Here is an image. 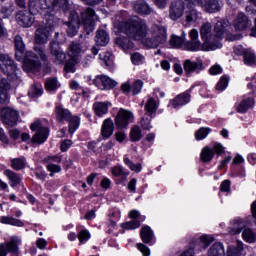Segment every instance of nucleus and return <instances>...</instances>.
<instances>
[{
	"label": "nucleus",
	"mask_w": 256,
	"mask_h": 256,
	"mask_svg": "<svg viewBox=\"0 0 256 256\" xmlns=\"http://www.w3.org/2000/svg\"><path fill=\"white\" fill-rule=\"evenodd\" d=\"M114 27L135 41H141V39H144L148 31L145 21L137 16L127 21L116 20L114 22Z\"/></svg>",
	"instance_id": "nucleus-1"
},
{
	"label": "nucleus",
	"mask_w": 256,
	"mask_h": 256,
	"mask_svg": "<svg viewBox=\"0 0 256 256\" xmlns=\"http://www.w3.org/2000/svg\"><path fill=\"white\" fill-rule=\"evenodd\" d=\"M82 19L79 18V14L76 10H71L69 14V20L66 22L73 25L83 24L86 35H89L95 29V10L93 8H87L81 12Z\"/></svg>",
	"instance_id": "nucleus-2"
},
{
	"label": "nucleus",
	"mask_w": 256,
	"mask_h": 256,
	"mask_svg": "<svg viewBox=\"0 0 256 256\" xmlns=\"http://www.w3.org/2000/svg\"><path fill=\"white\" fill-rule=\"evenodd\" d=\"M200 35L203 41L202 51H215L223 47V44L217 39L216 34L213 35L211 24L204 23L200 28Z\"/></svg>",
	"instance_id": "nucleus-3"
},
{
	"label": "nucleus",
	"mask_w": 256,
	"mask_h": 256,
	"mask_svg": "<svg viewBox=\"0 0 256 256\" xmlns=\"http://www.w3.org/2000/svg\"><path fill=\"white\" fill-rule=\"evenodd\" d=\"M165 43H167V29L163 26H154L152 36L143 40V44L149 49H157Z\"/></svg>",
	"instance_id": "nucleus-4"
},
{
	"label": "nucleus",
	"mask_w": 256,
	"mask_h": 256,
	"mask_svg": "<svg viewBox=\"0 0 256 256\" xmlns=\"http://www.w3.org/2000/svg\"><path fill=\"white\" fill-rule=\"evenodd\" d=\"M0 69L4 75H7L9 81H16L17 77V64L7 54L0 55Z\"/></svg>",
	"instance_id": "nucleus-5"
},
{
	"label": "nucleus",
	"mask_w": 256,
	"mask_h": 256,
	"mask_svg": "<svg viewBox=\"0 0 256 256\" xmlns=\"http://www.w3.org/2000/svg\"><path fill=\"white\" fill-rule=\"evenodd\" d=\"M23 60V70L26 73H39L41 71V61H39V57L34 52H26Z\"/></svg>",
	"instance_id": "nucleus-6"
},
{
	"label": "nucleus",
	"mask_w": 256,
	"mask_h": 256,
	"mask_svg": "<svg viewBox=\"0 0 256 256\" xmlns=\"http://www.w3.org/2000/svg\"><path fill=\"white\" fill-rule=\"evenodd\" d=\"M88 47L89 42L87 41V37L83 38V34H80L78 40L71 42L68 50V55L69 57L78 59L77 57H79L81 53H84V51H87Z\"/></svg>",
	"instance_id": "nucleus-7"
},
{
	"label": "nucleus",
	"mask_w": 256,
	"mask_h": 256,
	"mask_svg": "<svg viewBox=\"0 0 256 256\" xmlns=\"http://www.w3.org/2000/svg\"><path fill=\"white\" fill-rule=\"evenodd\" d=\"M50 55L52 57L53 63L56 65H63L67 61V54L61 49V44L58 41L50 42Z\"/></svg>",
	"instance_id": "nucleus-8"
},
{
	"label": "nucleus",
	"mask_w": 256,
	"mask_h": 256,
	"mask_svg": "<svg viewBox=\"0 0 256 256\" xmlns=\"http://www.w3.org/2000/svg\"><path fill=\"white\" fill-rule=\"evenodd\" d=\"M30 129L32 131H37L32 137L33 143H45L47 141V137H49V129L46 127H41V122L36 121L31 124Z\"/></svg>",
	"instance_id": "nucleus-9"
},
{
	"label": "nucleus",
	"mask_w": 256,
	"mask_h": 256,
	"mask_svg": "<svg viewBox=\"0 0 256 256\" xmlns=\"http://www.w3.org/2000/svg\"><path fill=\"white\" fill-rule=\"evenodd\" d=\"M55 3V0H28V10L32 15H37L45 9H51V5Z\"/></svg>",
	"instance_id": "nucleus-10"
},
{
	"label": "nucleus",
	"mask_w": 256,
	"mask_h": 256,
	"mask_svg": "<svg viewBox=\"0 0 256 256\" xmlns=\"http://www.w3.org/2000/svg\"><path fill=\"white\" fill-rule=\"evenodd\" d=\"M1 119L4 125L15 127V125H17V121H19V112L12 108H3L1 110Z\"/></svg>",
	"instance_id": "nucleus-11"
},
{
	"label": "nucleus",
	"mask_w": 256,
	"mask_h": 256,
	"mask_svg": "<svg viewBox=\"0 0 256 256\" xmlns=\"http://www.w3.org/2000/svg\"><path fill=\"white\" fill-rule=\"evenodd\" d=\"M185 13V1L183 0H173L169 8V17L172 21H177L181 19Z\"/></svg>",
	"instance_id": "nucleus-12"
},
{
	"label": "nucleus",
	"mask_w": 256,
	"mask_h": 256,
	"mask_svg": "<svg viewBox=\"0 0 256 256\" xmlns=\"http://www.w3.org/2000/svg\"><path fill=\"white\" fill-rule=\"evenodd\" d=\"M190 41L184 43V47L187 51H203V44L199 39V32L197 29H192L189 32Z\"/></svg>",
	"instance_id": "nucleus-13"
},
{
	"label": "nucleus",
	"mask_w": 256,
	"mask_h": 256,
	"mask_svg": "<svg viewBox=\"0 0 256 256\" xmlns=\"http://www.w3.org/2000/svg\"><path fill=\"white\" fill-rule=\"evenodd\" d=\"M33 15L30 10H20L16 13V21L20 27H31L35 23Z\"/></svg>",
	"instance_id": "nucleus-14"
},
{
	"label": "nucleus",
	"mask_w": 256,
	"mask_h": 256,
	"mask_svg": "<svg viewBox=\"0 0 256 256\" xmlns=\"http://www.w3.org/2000/svg\"><path fill=\"white\" fill-rule=\"evenodd\" d=\"M131 7L134 13H137V15H141L142 17H147V15L153 13V8L146 0H135L131 3Z\"/></svg>",
	"instance_id": "nucleus-15"
},
{
	"label": "nucleus",
	"mask_w": 256,
	"mask_h": 256,
	"mask_svg": "<svg viewBox=\"0 0 256 256\" xmlns=\"http://www.w3.org/2000/svg\"><path fill=\"white\" fill-rule=\"evenodd\" d=\"M133 119V112L121 108L115 119V124L118 129H125L129 125V121Z\"/></svg>",
	"instance_id": "nucleus-16"
},
{
	"label": "nucleus",
	"mask_w": 256,
	"mask_h": 256,
	"mask_svg": "<svg viewBox=\"0 0 256 256\" xmlns=\"http://www.w3.org/2000/svg\"><path fill=\"white\" fill-rule=\"evenodd\" d=\"M14 48H15V59L16 61H23L27 55L25 42L21 35H16L14 37Z\"/></svg>",
	"instance_id": "nucleus-17"
},
{
	"label": "nucleus",
	"mask_w": 256,
	"mask_h": 256,
	"mask_svg": "<svg viewBox=\"0 0 256 256\" xmlns=\"http://www.w3.org/2000/svg\"><path fill=\"white\" fill-rule=\"evenodd\" d=\"M198 5L204 7L207 13H217L221 11L223 7V1L221 0H198Z\"/></svg>",
	"instance_id": "nucleus-18"
},
{
	"label": "nucleus",
	"mask_w": 256,
	"mask_h": 256,
	"mask_svg": "<svg viewBox=\"0 0 256 256\" xmlns=\"http://www.w3.org/2000/svg\"><path fill=\"white\" fill-rule=\"evenodd\" d=\"M230 29H231V24H229V20L222 19L216 22L214 26L216 39H218V41H221V39H223V35H225V33H227V31H229Z\"/></svg>",
	"instance_id": "nucleus-19"
},
{
	"label": "nucleus",
	"mask_w": 256,
	"mask_h": 256,
	"mask_svg": "<svg viewBox=\"0 0 256 256\" xmlns=\"http://www.w3.org/2000/svg\"><path fill=\"white\" fill-rule=\"evenodd\" d=\"M251 26V20L247 15L240 12L236 19L234 20V28L236 31H245L248 27Z\"/></svg>",
	"instance_id": "nucleus-20"
},
{
	"label": "nucleus",
	"mask_w": 256,
	"mask_h": 256,
	"mask_svg": "<svg viewBox=\"0 0 256 256\" xmlns=\"http://www.w3.org/2000/svg\"><path fill=\"white\" fill-rule=\"evenodd\" d=\"M19 247L17 246V240L12 239L10 242L0 244V256H7V253L15 255L18 253Z\"/></svg>",
	"instance_id": "nucleus-21"
},
{
	"label": "nucleus",
	"mask_w": 256,
	"mask_h": 256,
	"mask_svg": "<svg viewBox=\"0 0 256 256\" xmlns=\"http://www.w3.org/2000/svg\"><path fill=\"white\" fill-rule=\"evenodd\" d=\"M12 87H11V83L9 82L8 79L6 78H2L0 80V103H6L7 102V98H8V93L9 91H11Z\"/></svg>",
	"instance_id": "nucleus-22"
},
{
	"label": "nucleus",
	"mask_w": 256,
	"mask_h": 256,
	"mask_svg": "<svg viewBox=\"0 0 256 256\" xmlns=\"http://www.w3.org/2000/svg\"><path fill=\"white\" fill-rule=\"evenodd\" d=\"M245 227H247V223L241 218H236L231 223V227H228V233H230V235H239Z\"/></svg>",
	"instance_id": "nucleus-23"
},
{
	"label": "nucleus",
	"mask_w": 256,
	"mask_h": 256,
	"mask_svg": "<svg viewBox=\"0 0 256 256\" xmlns=\"http://www.w3.org/2000/svg\"><path fill=\"white\" fill-rule=\"evenodd\" d=\"M113 131H115L113 120H111V118L105 119L101 128V136L103 139H109V137L113 135Z\"/></svg>",
	"instance_id": "nucleus-24"
},
{
	"label": "nucleus",
	"mask_w": 256,
	"mask_h": 256,
	"mask_svg": "<svg viewBox=\"0 0 256 256\" xmlns=\"http://www.w3.org/2000/svg\"><path fill=\"white\" fill-rule=\"evenodd\" d=\"M49 39V31L45 27H40L35 32L34 41L36 45H45Z\"/></svg>",
	"instance_id": "nucleus-25"
},
{
	"label": "nucleus",
	"mask_w": 256,
	"mask_h": 256,
	"mask_svg": "<svg viewBox=\"0 0 256 256\" xmlns=\"http://www.w3.org/2000/svg\"><path fill=\"white\" fill-rule=\"evenodd\" d=\"M191 101V94L184 92L182 94H179L172 103V106L174 109H177L179 107H183V105H187Z\"/></svg>",
	"instance_id": "nucleus-26"
},
{
	"label": "nucleus",
	"mask_w": 256,
	"mask_h": 256,
	"mask_svg": "<svg viewBox=\"0 0 256 256\" xmlns=\"http://www.w3.org/2000/svg\"><path fill=\"white\" fill-rule=\"evenodd\" d=\"M202 71L203 69V63L201 62H193L191 60H186L184 62V71L187 75H191V73H195V71Z\"/></svg>",
	"instance_id": "nucleus-27"
},
{
	"label": "nucleus",
	"mask_w": 256,
	"mask_h": 256,
	"mask_svg": "<svg viewBox=\"0 0 256 256\" xmlns=\"http://www.w3.org/2000/svg\"><path fill=\"white\" fill-rule=\"evenodd\" d=\"M96 45L100 47H105L109 43V33L105 31L104 29H99L96 32L95 37Z\"/></svg>",
	"instance_id": "nucleus-28"
},
{
	"label": "nucleus",
	"mask_w": 256,
	"mask_h": 256,
	"mask_svg": "<svg viewBox=\"0 0 256 256\" xmlns=\"http://www.w3.org/2000/svg\"><path fill=\"white\" fill-rule=\"evenodd\" d=\"M93 110L97 117H103V115H107L109 111V103L107 102H96L93 105Z\"/></svg>",
	"instance_id": "nucleus-29"
},
{
	"label": "nucleus",
	"mask_w": 256,
	"mask_h": 256,
	"mask_svg": "<svg viewBox=\"0 0 256 256\" xmlns=\"http://www.w3.org/2000/svg\"><path fill=\"white\" fill-rule=\"evenodd\" d=\"M208 256H225V248L223 247V244L220 242L214 243L208 249Z\"/></svg>",
	"instance_id": "nucleus-30"
},
{
	"label": "nucleus",
	"mask_w": 256,
	"mask_h": 256,
	"mask_svg": "<svg viewBox=\"0 0 256 256\" xmlns=\"http://www.w3.org/2000/svg\"><path fill=\"white\" fill-rule=\"evenodd\" d=\"M115 44L118 45L123 51H127V49H133L135 47V44H133V41L127 37H118L115 39Z\"/></svg>",
	"instance_id": "nucleus-31"
},
{
	"label": "nucleus",
	"mask_w": 256,
	"mask_h": 256,
	"mask_svg": "<svg viewBox=\"0 0 256 256\" xmlns=\"http://www.w3.org/2000/svg\"><path fill=\"white\" fill-rule=\"evenodd\" d=\"M56 117L59 123H63V121H69L72 116L68 109L58 106L56 107Z\"/></svg>",
	"instance_id": "nucleus-32"
},
{
	"label": "nucleus",
	"mask_w": 256,
	"mask_h": 256,
	"mask_svg": "<svg viewBox=\"0 0 256 256\" xmlns=\"http://www.w3.org/2000/svg\"><path fill=\"white\" fill-rule=\"evenodd\" d=\"M50 9H60L63 13H67L71 9V4L69 0H55Z\"/></svg>",
	"instance_id": "nucleus-33"
},
{
	"label": "nucleus",
	"mask_w": 256,
	"mask_h": 256,
	"mask_svg": "<svg viewBox=\"0 0 256 256\" xmlns=\"http://www.w3.org/2000/svg\"><path fill=\"white\" fill-rule=\"evenodd\" d=\"M140 237L143 243H151L153 241V230H151V227L144 226L140 230Z\"/></svg>",
	"instance_id": "nucleus-34"
},
{
	"label": "nucleus",
	"mask_w": 256,
	"mask_h": 256,
	"mask_svg": "<svg viewBox=\"0 0 256 256\" xmlns=\"http://www.w3.org/2000/svg\"><path fill=\"white\" fill-rule=\"evenodd\" d=\"M253 105H255V100L252 98H247L238 105L237 111L238 113H247V111H249Z\"/></svg>",
	"instance_id": "nucleus-35"
},
{
	"label": "nucleus",
	"mask_w": 256,
	"mask_h": 256,
	"mask_svg": "<svg viewBox=\"0 0 256 256\" xmlns=\"http://www.w3.org/2000/svg\"><path fill=\"white\" fill-rule=\"evenodd\" d=\"M43 24L45 25L46 29H53L57 25V18L55 15L47 12L44 14Z\"/></svg>",
	"instance_id": "nucleus-36"
},
{
	"label": "nucleus",
	"mask_w": 256,
	"mask_h": 256,
	"mask_svg": "<svg viewBox=\"0 0 256 256\" xmlns=\"http://www.w3.org/2000/svg\"><path fill=\"white\" fill-rule=\"evenodd\" d=\"M145 115L153 117L155 113H157V103L155 102V98H150L145 104Z\"/></svg>",
	"instance_id": "nucleus-37"
},
{
	"label": "nucleus",
	"mask_w": 256,
	"mask_h": 256,
	"mask_svg": "<svg viewBox=\"0 0 256 256\" xmlns=\"http://www.w3.org/2000/svg\"><path fill=\"white\" fill-rule=\"evenodd\" d=\"M4 175L8 177V179L11 181V187H17L19 183H21V177L19 174L13 172L12 170H5Z\"/></svg>",
	"instance_id": "nucleus-38"
},
{
	"label": "nucleus",
	"mask_w": 256,
	"mask_h": 256,
	"mask_svg": "<svg viewBox=\"0 0 256 256\" xmlns=\"http://www.w3.org/2000/svg\"><path fill=\"white\" fill-rule=\"evenodd\" d=\"M215 157V152L208 146L204 147L200 159L203 163H209Z\"/></svg>",
	"instance_id": "nucleus-39"
},
{
	"label": "nucleus",
	"mask_w": 256,
	"mask_h": 256,
	"mask_svg": "<svg viewBox=\"0 0 256 256\" xmlns=\"http://www.w3.org/2000/svg\"><path fill=\"white\" fill-rule=\"evenodd\" d=\"M0 223H3L5 225H14L16 227H23L25 225L23 221L9 216H2L0 219Z\"/></svg>",
	"instance_id": "nucleus-40"
},
{
	"label": "nucleus",
	"mask_w": 256,
	"mask_h": 256,
	"mask_svg": "<svg viewBox=\"0 0 256 256\" xmlns=\"http://www.w3.org/2000/svg\"><path fill=\"white\" fill-rule=\"evenodd\" d=\"M169 43L175 49H179L185 43V34H182V36L172 35Z\"/></svg>",
	"instance_id": "nucleus-41"
},
{
	"label": "nucleus",
	"mask_w": 256,
	"mask_h": 256,
	"mask_svg": "<svg viewBox=\"0 0 256 256\" xmlns=\"http://www.w3.org/2000/svg\"><path fill=\"white\" fill-rule=\"evenodd\" d=\"M187 23H195L199 18V14L197 13V9L195 8H187L185 12Z\"/></svg>",
	"instance_id": "nucleus-42"
},
{
	"label": "nucleus",
	"mask_w": 256,
	"mask_h": 256,
	"mask_svg": "<svg viewBox=\"0 0 256 256\" xmlns=\"http://www.w3.org/2000/svg\"><path fill=\"white\" fill-rule=\"evenodd\" d=\"M25 165H26V163H25L24 157L11 159V167H12V169H14V171L23 170Z\"/></svg>",
	"instance_id": "nucleus-43"
},
{
	"label": "nucleus",
	"mask_w": 256,
	"mask_h": 256,
	"mask_svg": "<svg viewBox=\"0 0 256 256\" xmlns=\"http://www.w3.org/2000/svg\"><path fill=\"white\" fill-rule=\"evenodd\" d=\"M28 95L32 98L41 97V95H43V87L41 86V84L32 85L30 90L28 91Z\"/></svg>",
	"instance_id": "nucleus-44"
},
{
	"label": "nucleus",
	"mask_w": 256,
	"mask_h": 256,
	"mask_svg": "<svg viewBox=\"0 0 256 256\" xmlns=\"http://www.w3.org/2000/svg\"><path fill=\"white\" fill-rule=\"evenodd\" d=\"M143 134L141 133V128L139 126H134L130 131V139L134 143L137 141H141Z\"/></svg>",
	"instance_id": "nucleus-45"
},
{
	"label": "nucleus",
	"mask_w": 256,
	"mask_h": 256,
	"mask_svg": "<svg viewBox=\"0 0 256 256\" xmlns=\"http://www.w3.org/2000/svg\"><path fill=\"white\" fill-rule=\"evenodd\" d=\"M242 237L247 243H255L256 241L255 233L251 228H245L242 233Z\"/></svg>",
	"instance_id": "nucleus-46"
},
{
	"label": "nucleus",
	"mask_w": 256,
	"mask_h": 256,
	"mask_svg": "<svg viewBox=\"0 0 256 256\" xmlns=\"http://www.w3.org/2000/svg\"><path fill=\"white\" fill-rule=\"evenodd\" d=\"M69 133L70 135H73V133H75V131H77V129H79V117L77 116H72L69 119Z\"/></svg>",
	"instance_id": "nucleus-47"
},
{
	"label": "nucleus",
	"mask_w": 256,
	"mask_h": 256,
	"mask_svg": "<svg viewBox=\"0 0 256 256\" xmlns=\"http://www.w3.org/2000/svg\"><path fill=\"white\" fill-rule=\"evenodd\" d=\"M244 63L245 65H256L255 54L249 50H246L244 53Z\"/></svg>",
	"instance_id": "nucleus-48"
},
{
	"label": "nucleus",
	"mask_w": 256,
	"mask_h": 256,
	"mask_svg": "<svg viewBox=\"0 0 256 256\" xmlns=\"http://www.w3.org/2000/svg\"><path fill=\"white\" fill-rule=\"evenodd\" d=\"M77 61H79V58L68 60L64 66V71H66V73H75V65H77Z\"/></svg>",
	"instance_id": "nucleus-49"
},
{
	"label": "nucleus",
	"mask_w": 256,
	"mask_h": 256,
	"mask_svg": "<svg viewBox=\"0 0 256 256\" xmlns=\"http://www.w3.org/2000/svg\"><path fill=\"white\" fill-rule=\"evenodd\" d=\"M209 133H211V128L202 127L198 131H196L195 139L197 141H201V140L205 139V137H207V135H209Z\"/></svg>",
	"instance_id": "nucleus-50"
},
{
	"label": "nucleus",
	"mask_w": 256,
	"mask_h": 256,
	"mask_svg": "<svg viewBox=\"0 0 256 256\" xmlns=\"http://www.w3.org/2000/svg\"><path fill=\"white\" fill-rule=\"evenodd\" d=\"M152 119H153V116L144 114V116L142 117V119L140 121L142 129H144L145 131H149V129H151V120Z\"/></svg>",
	"instance_id": "nucleus-51"
},
{
	"label": "nucleus",
	"mask_w": 256,
	"mask_h": 256,
	"mask_svg": "<svg viewBox=\"0 0 256 256\" xmlns=\"http://www.w3.org/2000/svg\"><path fill=\"white\" fill-rule=\"evenodd\" d=\"M124 163L131 169V171H135V173H140L142 169L141 163L135 164L129 158H124Z\"/></svg>",
	"instance_id": "nucleus-52"
},
{
	"label": "nucleus",
	"mask_w": 256,
	"mask_h": 256,
	"mask_svg": "<svg viewBox=\"0 0 256 256\" xmlns=\"http://www.w3.org/2000/svg\"><path fill=\"white\" fill-rule=\"evenodd\" d=\"M93 85L98 87V89L105 91V75L96 76V78L93 80Z\"/></svg>",
	"instance_id": "nucleus-53"
},
{
	"label": "nucleus",
	"mask_w": 256,
	"mask_h": 256,
	"mask_svg": "<svg viewBox=\"0 0 256 256\" xmlns=\"http://www.w3.org/2000/svg\"><path fill=\"white\" fill-rule=\"evenodd\" d=\"M34 51L35 53H37L38 57H40L41 61L47 63V54H45V46H35Z\"/></svg>",
	"instance_id": "nucleus-54"
},
{
	"label": "nucleus",
	"mask_w": 256,
	"mask_h": 256,
	"mask_svg": "<svg viewBox=\"0 0 256 256\" xmlns=\"http://www.w3.org/2000/svg\"><path fill=\"white\" fill-rule=\"evenodd\" d=\"M66 25H68V28H67L68 37H75V35H77V33H79V25L80 24L66 23Z\"/></svg>",
	"instance_id": "nucleus-55"
},
{
	"label": "nucleus",
	"mask_w": 256,
	"mask_h": 256,
	"mask_svg": "<svg viewBox=\"0 0 256 256\" xmlns=\"http://www.w3.org/2000/svg\"><path fill=\"white\" fill-rule=\"evenodd\" d=\"M227 85H229V78H227V76H222L216 85V89L217 91H225Z\"/></svg>",
	"instance_id": "nucleus-56"
},
{
	"label": "nucleus",
	"mask_w": 256,
	"mask_h": 256,
	"mask_svg": "<svg viewBox=\"0 0 256 256\" xmlns=\"http://www.w3.org/2000/svg\"><path fill=\"white\" fill-rule=\"evenodd\" d=\"M57 83V78H48L45 82L46 91H55Z\"/></svg>",
	"instance_id": "nucleus-57"
},
{
	"label": "nucleus",
	"mask_w": 256,
	"mask_h": 256,
	"mask_svg": "<svg viewBox=\"0 0 256 256\" xmlns=\"http://www.w3.org/2000/svg\"><path fill=\"white\" fill-rule=\"evenodd\" d=\"M122 229H137L141 227V222L138 220H132L130 222H125L121 224Z\"/></svg>",
	"instance_id": "nucleus-58"
},
{
	"label": "nucleus",
	"mask_w": 256,
	"mask_h": 256,
	"mask_svg": "<svg viewBox=\"0 0 256 256\" xmlns=\"http://www.w3.org/2000/svg\"><path fill=\"white\" fill-rule=\"evenodd\" d=\"M115 87H117V81L104 75V90L105 89H115Z\"/></svg>",
	"instance_id": "nucleus-59"
},
{
	"label": "nucleus",
	"mask_w": 256,
	"mask_h": 256,
	"mask_svg": "<svg viewBox=\"0 0 256 256\" xmlns=\"http://www.w3.org/2000/svg\"><path fill=\"white\" fill-rule=\"evenodd\" d=\"M142 89H143V82L141 80H136L132 85L133 95H139Z\"/></svg>",
	"instance_id": "nucleus-60"
},
{
	"label": "nucleus",
	"mask_w": 256,
	"mask_h": 256,
	"mask_svg": "<svg viewBox=\"0 0 256 256\" xmlns=\"http://www.w3.org/2000/svg\"><path fill=\"white\" fill-rule=\"evenodd\" d=\"M80 243H83L84 241H89L91 239V233H89V230H82L77 235Z\"/></svg>",
	"instance_id": "nucleus-61"
},
{
	"label": "nucleus",
	"mask_w": 256,
	"mask_h": 256,
	"mask_svg": "<svg viewBox=\"0 0 256 256\" xmlns=\"http://www.w3.org/2000/svg\"><path fill=\"white\" fill-rule=\"evenodd\" d=\"M0 13L3 17V19H7L11 17V13H13V10L11 9L10 6H2L0 9Z\"/></svg>",
	"instance_id": "nucleus-62"
},
{
	"label": "nucleus",
	"mask_w": 256,
	"mask_h": 256,
	"mask_svg": "<svg viewBox=\"0 0 256 256\" xmlns=\"http://www.w3.org/2000/svg\"><path fill=\"white\" fill-rule=\"evenodd\" d=\"M131 59H132V63L134 65H141V63H143V60L145 59V57H143V55L136 52V53L132 54Z\"/></svg>",
	"instance_id": "nucleus-63"
},
{
	"label": "nucleus",
	"mask_w": 256,
	"mask_h": 256,
	"mask_svg": "<svg viewBox=\"0 0 256 256\" xmlns=\"http://www.w3.org/2000/svg\"><path fill=\"white\" fill-rule=\"evenodd\" d=\"M201 243H203L205 246V249H207V247H209V245H211V243H213V241H215V238H213V236L210 235H203L201 238Z\"/></svg>",
	"instance_id": "nucleus-64"
}]
</instances>
